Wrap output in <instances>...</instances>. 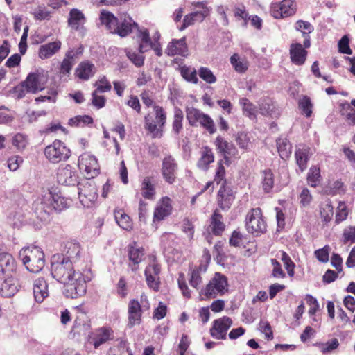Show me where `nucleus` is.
I'll return each mask as SVG.
<instances>
[{
	"label": "nucleus",
	"instance_id": "obj_1",
	"mask_svg": "<svg viewBox=\"0 0 355 355\" xmlns=\"http://www.w3.org/2000/svg\"><path fill=\"white\" fill-rule=\"evenodd\" d=\"M67 206V202L64 197L48 190L35 202V214L42 223H47L50 221L53 211H60Z\"/></svg>",
	"mask_w": 355,
	"mask_h": 355
},
{
	"label": "nucleus",
	"instance_id": "obj_2",
	"mask_svg": "<svg viewBox=\"0 0 355 355\" xmlns=\"http://www.w3.org/2000/svg\"><path fill=\"white\" fill-rule=\"evenodd\" d=\"M19 257L31 272L37 273L44 267V254L37 246L23 248L19 251Z\"/></svg>",
	"mask_w": 355,
	"mask_h": 355
},
{
	"label": "nucleus",
	"instance_id": "obj_3",
	"mask_svg": "<svg viewBox=\"0 0 355 355\" xmlns=\"http://www.w3.org/2000/svg\"><path fill=\"white\" fill-rule=\"evenodd\" d=\"M78 270V265L69 261L63 254H58L52 257L51 275L59 282H65L71 275Z\"/></svg>",
	"mask_w": 355,
	"mask_h": 355
},
{
	"label": "nucleus",
	"instance_id": "obj_4",
	"mask_svg": "<svg viewBox=\"0 0 355 355\" xmlns=\"http://www.w3.org/2000/svg\"><path fill=\"white\" fill-rule=\"evenodd\" d=\"M89 280V277H86L78 270L71 275L65 282L62 283L64 285V295L71 299L83 296L87 291V282Z\"/></svg>",
	"mask_w": 355,
	"mask_h": 355
},
{
	"label": "nucleus",
	"instance_id": "obj_5",
	"mask_svg": "<svg viewBox=\"0 0 355 355\" xmlns=\"http://www.w3.org/2000/svg\"><path fill=\"white\" fill-rule=\"evenodd\" d=\"M154 116L148 114L144 117L145 128L152 135L153 137H161L162 128L166 121V114L164 109L159 105H154Z\"/></svg>",
	"mask_w": 355,
	"mask_h": 355
},
{
	"label": "nucleus",
	"instance_id": "obj_6",
	"mask_svg": "<svg viewBox=\"0 0 355 355\" xmlns=\"http://www.w3.org/2000/svg\"><path fill=\"white\" fill-rule=\"evenodd\" d=\"M245 228L248 233L256 236L266 231V223L263 218L260 208L250 209L245 217Z\"/></svg>",
	"mask_w": 355,
	"mask_h": 355
},
{
	"label": "nucleus",
	"instance_id": "obj_7",
	"mask_svg": "<svg viewBox=\"0 0 355 355\" xmlns=\"http://www.w3.org/2000/svg\"><path fill=\"white\" fill-rule=\"evenodd\" d=\"M78 197L81 204L89 207L96 201L98 190L96 185L92 179H87L78 183Z\"/></svg>",
	"mask_w": 355,
	"mask_h": 355
},
{
	"label": "nucleus",
	"instance_id": "obj_8",
	"mask_svg": "<svg viewBox=\"0 0 355 355\" xmlns=\"http://www.w3.org/2000/svg\"><path fill=\"white\" fill-rule=\"evenodd\" d=\"M44 155L50 162L57 164L69 159L71 151L62 141L55 140L45 148Z\"/></svg>",
	"mask_w": 355,
	"mask_h": 355
},
{
	"label": "nucleus",
	"instance_id": "obj_9",
	"mask_svg": "<svg viewBox=\"0 0 355 355\" xmlns=\"http://www.w3.org/2000/svg\"><path fill=\"white\" fill-rule=\"evenodd\" d=\"M227 279L221 273L216 272L206 287L201 290V293L207 297L215 298L218 295H223L227 291Z\"/></svg>",
	"mask_w": 355,
	"mask_h": 355
},
{
	"label": "nucleus",
	"instance_id": "obj_10",
	"mask_svg": "<svg viewBox=\"0 0 355 355\" xmlns=\"http://www.w3.org/2000/svg\"><path fill=\"white\" fill-rule=\"evenodd\" d=\"M78 166L85 173L87 179H93L100 172V166L95 156L85 153L79 157Z\"/></svg>",
	"mask_w": 355,
	"mask_h": 355
},
{
	"label": "nucleus",
	"instance_id": "obj_11",
	"mask_svg": "<svg viewBox=\"0 0 355 355\" xmlns=\"http://www.w3.org/2000/svg\"><path fill=\"white\" fill-rule=\"evenodd\" d=\"M46 80V76L44 73L37 71L28 75L22 83V87H25L27 92L35 94L44 88Z\"/></svg>",
	"mask_w": 355,
	"mask_h": 355
},
{
	"label": "nucleus",
	"instance_id": "obj_12",
	"mask_svg": "<svg viewBox=\"0 0 355 355\" xmlns=\"http://www.w3.org/2000/svg\"><path fill=\"white\" fill-rule=\"evenodd\" d=\"M178 164L171 155L165 157L162 163V175L164 180L168 184H172L176 181Z\"/></svg>",
	"mask_w": 355,
	"mask_h": 355
},
{
	"label": "nucleus",
	"instance_id": "obj_13",
	"mask_svg": "<svg viewBox=\"0 0 355 355\" xmlns=\"http://www.w3.org/2000/svg\"><path fill=\"white\" fill-rule=\"evenodd\" d=\"M159 265L155 261V258H153L152 262L146 268L144 275L148 286L156 291H158L159 288Z\"/></svg>",
	"mask_w": 355,
	"mask_h": 355
},
{
	"label": "nucleus",
	"instance_id": "obj_14",
	"mask_svg": "<svg viewBox=\"0 0 355 355\" xmlns=\"http://www.w3.org/2000/svg\"><path fill=\"white\" fill-rule=\"evenodd\" d=\"M271 15L276 19L291 16L295 12V6L293 0H283L272 5Z\"/></svg>",
	"mask_w": 355,
	"mask_h": 355
},
{
	"label": "nucleus",
	"instance_id": "obj_15",
	"mask_svg": "<svg viewBox=\"0 0 355 355\" xmlns=\"http://www.w3.org/2000/svg\"><path fill=\"white\" fill-rule=\"evenodd\" d=\"M58 182L60 184L74 186L77 183V171L70 165L60 167L57 173Z\"/></svg>",
	"mask_w": 355,
	"mask_h": 355
},
{
	"label": "nucleus",
	"instance_id": "obj_16",
	"mask_svg": "<svg viewBox=\"0 0 355 355\" xmlns=\"http://www.w3.org/2000/svg\"><path fill=\"white\" fill-rule=\"evenodd\" d=\"M232 324V321L229 317L225 316L215 320L210 329V334L216 339H225L227 331Z\"/></svg>",
	"mask_w": 355,
	"mask_h": 355
},
{
	"label": "nucleus",
	"instance_id": "obj_17",
	"mask_svg": "<svg viewBox=\"0 0 355 355\" xmlns=\"http://www.w3.org/2000/svg\"><path fill=\"white\" fill-rule=\"evenodd\" d=\"M214 144L218 153L223 155L225 163L229 164L230 163V157H235L237 154V150L234 145L227 141L220 136L216 137Z\"/></svg>",
	"mask_w": 355,
	"mask_h": 355
},
{
	"label": "nucleus",
	"instance_id": "obj_18",
	"mask_svg": "<svg viewBox=\"0 0 355 355\" xmlns=\"http://www.w3.org/2000/svg\"><path fill=\"white\" fill-rule=\"evenodd\" d=\"M3 276L4 280L0 286V293L3 297H10L18 291L19 283L17 274L15 273Z\"/></svg>",
	"mask_w": 355,
	"mask_h": 355
},
{
	"label": "nucleus",
	"instance_id": "obj_19",
	"mask_svg": "<svg viewBox=\"0 0 355 355\" xmlns=\"http://www.w3.org/2000/svg\"><path fill=\"white\" fill-rule=\"evenodd\" d=\"M311 155V148L309 146L304 144H299L296 146L295 151V163L301 173L306 169Z\"/></svg>",
	"mask_w": 355,
	"mask_h": 355
},
{
	"label": "nucleus",
	"instance_id": "obj_20",
	"mask_svg": "<svg viewBox=\"0 0 355 355\" xmlns=\"http://www.w3.org/2000/svg\"><path fill=\"white\" fill-rule=\"evenodd\" d=\"M171 200L168 197H164L159 200L156 205L153 214V221H160L171 214Z\"/></svg>",
	"mask_w": 355,
	"mask_h": 355
},
{
	"label": "nucleus",
	"instance_id": "obj_21",
	"mask_svg": "<svg viewBox=\"0 0 355 355\" xmlns=\"http://www.w3.org/2000/svg\"><path fill=\"white\" fill-rule=\"evenodd\" d=\"M112 330L110 328H99L89 336V342L94 345L95 349H97L101 345L112 339Z\"/></svg>",
	"mask_w": 355,
	"mask_h": 355
},
{
	"label": "nucleus",
	"instance_id": "obj_22",
	"mask_svg": "<svg viewBox=\"0 0 355 355\" xmlns=\"http://www.w3.org/2000/svg\"><path fill=\"white\" fill-rule=\"evenodd\" d=\"M141 317V307L136 300H132L128 304V327L132 328L136 324H139Z\"/></svg>",
	"mask_w": 355,
	"mask_h": 355
},
{
	"label": "nucleus",
	"instance_id": "obj_23",
	"mask_svg": "<svg viewBox=\"0 0 355 355\" xmlns=\"http://www.w3.org/2000/svg\"><path fill=\"white\" fill-rule=\"evenodd\" d=\"M234 200L233 191L227 185H221L218 191V205L223 210L228 209Z\"/></svg>",
	"mask_w": 355,
	"mask_h": 355
},
{
	"label": "nucleus",
	"instance_id": "obj_24",
	"mask_svg": "<svg viewBox=\"0 0 355 355\" xmlns=\"http://www.w3.org/2000/svg\"><path fill=\"white\" fill-rule=\"evenodd\" d=\"M187 53V46L185 42V37L180 40H173L168 45L166 49V53L170 56L180 55L185 56Z\"/></svg>",
	"mask_w": 355,
	"mask_h": 355
},
{
	"label": "nucleus",
	"instance_id": "obj_25",
	"mask_svg": "<svg viewBox=\"0 0 355 355\" xmlns=\"http://www.w3.org/2000/svg\"><path fill=\"white\" fill-rule=\"evenodd\" d=\"M307 51L300 43L292 44L290 46L291 62L296 65H302L306 59Z\"/></svg>",
	"mask_w": 355,
	"mask_h": 355
},
{
	"label": "nucleus",
	"instance_id": "obj_26",
	"mask_svg": "<svg viewBox=\"0 0 355 355\" xmlns=\"http://www.w3.org/2000/svg\"><path fill=\"white\" fill-rule=\"evenodd\" d=\"M33 295L35 301L39 303L49 296L48 284L44 278H37L34 282Z\"/></svg>",
	"mask_w": 355,
	"mask_h": 355
},
{
	"label": "nucleus",
	"instance_id": "obj_27",
	"mask_svg": "<svg viewBox=\"0 0 355 355\" xmlns=\"http://www.w3.org/2000/svg\"><path fill=\"white\" fill-rule=\"evenodd\" d=\"M210 9H205V10H200L193 12L189 15H187L184 17L183 24L180 28V30H183L187 27L194 24L195 22H202L206 17L209 14Z\"/></svg>",
	"mask_w": 355,
	"mask_h": 355
},
{
	"label": "nucleus",
	"instance_id": "obj_28",
	"mask_svg": "<svg viewBox=\"0 0 355 355\" xmlns=\"http://www.w3.org/2000/svg\"><path fill=\"white\" fill-rule=\"evenodd\" d=\"M64 252V257L67 258L69 261L78 265L81 252L80 244L76 242H68L66 243Z\"/></svg>",
	"mask_w": 355,
	"mask_h": 355
},
{
	"label": "nucleus",
	"instance_id": "obj_29",
	"mask_svg": "<svg viewBox=\"0 0 355 355\" xmlns=\"http://www.w3.org/2000/svg\"><path fill=\"white\" fill-rule=\"evenodd\" d=\"M85 22V17L83 12L76 8L70 10L68 19V25L76 31L83 28V25Z\"/></svg>",
	"mask_w": 355,
	"mask_h": 355
},
{
	"label": "nucleus",
	"instance_id": "obj_30",
	"mask_svg": "<svg viewBox=\"0 0 355 355\" xmlns=\"http://www.w3.org/2000/svg\"><path fill=\"white\" fill-rule=\"evenodd\" d=\"M100 21L111 33H114L117 30L119 19L110 12L102 10L100 15Z\"/></svg>",
	"mask_w": 355,
	"mask_h": 355
},
{
	"label": "nucleus",
	"instance_id": "obj_31",
	"mask_svg": "<svg viewBox=\"0 0 355 355\" xmlns=\"http://www.w3.org/2000/svg\"><path fill=\"white\" fill-rule=\"evenodd\" d=\"M61 47V42L55 41L48 44L41 45L39 48V58L44 60L51 58L55 54Z\"/></svg>",
	"mask_w": 355,
	"mask_h": 355
},
{
	"label": "nucleus",
	"instance_id": "obj_32",
	"mask_svg": "<svg viewBox=\"0 0 355 355\" xmlns=\"http://www.w3.org/2000/svg\"><path fill=\"white\" fill-rule=\"evenodd\" d=\"M144 252L143 248L130 247L128 252L129 267L135 272L139 268V263L143 260Z\"/></svg>",
	"mask_w": 355,
	"mask_h": 355
},
{
	"label": "nucleus",
	"instance_id": "obj_33",
	"mask_svg": "<svg viewBox=\"0 0 355 355\" xmlns=\"http://www.w3.org/2000/svg\"><path fill=\"white\" fill-rule=\"evenodd\" d=\"M214 161V155L212 150L208 147L205 146L200 154V157L197 162V166L202 171H206L209 168V166Z\"/></svg>",
	"mask_w": 355,
	"mask_h": 355
},
{
	"label": "nucleus",
	"instance_id": "obj_34",
	"mask_svg": "<svg viewBox=\"0 0 355 355\" xmlns=\"http://www.w3.org/2000/svg\"><path fill=\"white\" fill-rule=\"evenodd\" d=\"M133 27L138 28V24L133 21L132 18L130 17H125L121 21H119L117 25V30L115 31V34H118L119 36L123 37L127 36L132 31Z\"/></svg>",
	"mask_w": 355,
	"mask_h": 355
},
{
	"label": "nucleus",
	"instance_id": "obj_35",
	"mask_svg": "<svg viewBox=\"0 0 355 355\" xmlns=\"http://www.w3.org/2000/svg\"><path fill=\"white\" fill-rule=\"evenodd\" d=\"M76 73L79 78L87 80L94 75L95 67L90 62H83L79 64Z\"/></svg>",
	"mask_w": 355,
	"mask_h": 355
},
{
	"label": "nucleus",
	"instance_id": "obj_36",
	"mask_svg": "<svg viewBox=\"0 0 355 355\" xmlns=\"http://www.w3.org/2000/svg\"><path fill=\"white\" fill-rule=\"evenodd\" d=\"M138 40H139V51L141 53H145L150 49V46L153 43L149 32L147 29L140 30L138 28V33L137 35Z\"/></svg>",
	"mask_w": 355,
	"mask_h": 355
},
{
	"label": "nucleus",
	"instance_id": "obj_37",
	"mask_svg": "<svg viewBox=\"0 0 355 355\" xmlns=\"http://www.w3.org/2000/svg\"><path fill=\"white\" fill-rule=\"evenodd\" d=\"M141 195L142 196L148 200H154L155 196V184L152 183L149 177H146L144 178L141 183Z\"/></svg>",
	"mask_w": 355,
	"mask_h": 355
},
{
	"label": "nucleus",
	"instance_id": "obj_38",
	"mask_svg": "<svg viewBox=\"0 0 355 355\" xmlns=\"http://www.w3.org/2000/svg\"><path fill=\"white\" fill-rule=\"evenodd\" d=\"M211 231L215 235H220L225 230V224L223 222V216L218 211H215L211 218Z\"/></svg>",
	"mask_w": 355,
	"mask_h": 355
},
{
	"label": "nucleus",
	"instance_id": "obj_39",
	"mask_svg": "<svg viewBox=\"0 0 355 355\" xmlns=\"http://www.w3.org/2000/svg\"><path fill=\"white\" fill-rule=\"evenodd\" d=\"M277 148L279 156L283 159H288L291 154V144L286 138H279L277 140Z\"/></svg>",
	"mask_w": 355,
	"mask_h": 355
},
{
	"label": "nucleus",
	"instance_id": "obj_40",
	"mask_svg": "<svg viewBox=\"0 0 355 355\" xmlns=\"http://www.w3.org/2000/svg\"><path fill=\"white\" fill-rule=\"evenodd\" d=\"M114 217L117 224L125 230H130L132 228V223L125 213L122 210L116 211L114 212Z\"/></svg>",
	"mask_w": 355,
	"mask_h": 355
},
{
	"label": "nucleus",
	"instance_id": "obj_41",
	"mask_svg": "<svg viewBox=\"0 0 355 355\" xmlns=\"http://www.w3.org/2000/svg\"><path fill=\"white\" fill-rule=\"evenodd\" d=\"M239 103L242 107L243 114L251 119L256 118L257 113V107L248 98H242L239 101Z\"/></svg>",
	"mask_w": 355,
	"mask_h": 355
},
{
	"label": "nucleus",
	"instance_id": "obj_42",
	"mask_svg": "<svg viewBox=\"0 0 355 355\" xmlns=\"http://www.w3.org/2000/svg\"><path fill=\"white\" fill-rule=\"evenodd\" d=\"M230 62L238 73H244L248 69V62L245 59L240 58L236 53L231 56Z\"/></svg>",
	"mask_w": 355,
	"mask_h": 355
},
{
	"label": "nucleus",
	"instance_id": "obj_43",
	"mask_svg": "<svg viewBox=\"0 0 355 355\" xmlns=\"http://www.w3.org/2000/svg\"><path fill=\"white\" fill-rule=\"evenodd\" d=\"M308 184L312 187H317L320 182V170L316 166H311L307 174Z\"/></svg>",
	"mask_w": 355,
	"mask_h": 355
},
{
	"label": "nucleus",
	"instance_id": "obj_44",
	"mask_svg": "<svg viewBox=\"0 0 355 355\" xmlns=\"http://www.w3.org/2000/svg\"><path fill=\"white\" fill-rule=\"evenodd\" d=\"M202 113L200 110L193 107H187L186 110V116L189 123L191 126H197Z\"/></svg>",
	"mask_w": 355,
	"mask_h": 355
},
{
	"label": "nucleus",
	"instance_id": "obj_45",
	"mask_svg": "<svg viewBox=\"0 0 355 355\" xmlns=\"http://www.w3.org/2000/svg\"><path fill=\"white\" fill-rule=\"evenodd\" d=\"M93 119L89 115H78L71 118L69 121V124L74 127H84L87 125L92 124Z\"/></svg>",
	"mask_w": 355,
	"mask_h": 355
},
{
	"label": "nucleus",
	"instance_id": "obj_46",
	"mask_svg": "<svg viewBox=\"0 0 355 355\" xmlns=\"http://www.w3.org/2000/svg\"><path fill=\"white\" fill-rule=\"evenodd\" d=\"M274 185V176L270 170L263 171L262 187L265 192L269 193Z\"/></svg>",
	"mask_w": 355,
	"mask_h": 355
},
{
	"label": "nucleus",
	"instance_id": "obj_47",
	"mask_svg": "<svg viewBox=\"0 0 355 355\" xmlns=\"http://www.w3.org/2000/svg\"><path fill=\"white\" fill-rule=\"evenodd\" d=\"M183 118L184 114L182 111L179 108H175L173 121V131L177 135L182 130Z\"/></svg>",
	"mask_w": 355,
	"mask_h": 355
},
{
	"label": "nucleus",
	"instance_id": "obj_48",
	"mask_svg": "<svg viewBox=\"0 0 355 355\" xmlns=\"http://www.w3.org/2000/svg\"><path fill=\"white\" fill-rule=\"evenodd\" d=\"M198 123L205 128L210 134H214L216 130L214 121L206 114L202 113Z\"/></svg>",
	"mask_w": 355,
	"mask_h": 355
},
{
	"label": "nucleus",
	"instance_id": "obj_49",
	"mask_svg": "<svg viewBox=\"0 0 355 355\" xmlns=\"http://www.w3.org/2000/svg\"><path fill=\"white\" fill-rule=\"evenodd\" d=\"M180 73L187 81L194 84L198 83V79L197 78L196 71L195 69H192L188 67L183 66L180 68Z\"/></svg>",
	"mask_w": 355,
	"mask_h": 355
},
{
	"label": "nucleus",
	"instance_id": "obj_50",
	"mask_svg": "<svg viewBox=\"0 0 355 355\" xmlns=\"http://www.w3.org/2000/svg\"><path fill=\"white\" fill-rule=\"evenodd\" d=\"M299 108L306 117L311 116L312 114V103L310 98L307 96H303L299 101Z\"/></svg>",
	"mask_w": 355,
	"mask_h": 355
},
{
	"label": "nucleus",
	"instance_id": "obj_51",
	"mask_svg": "<svg viewBox=\"0 0 355 355\" xmlns=\"http://www.w3.org/2000/svg\"><path fill=\"white\" fill-rule=\"evenodd\" d=\"M275 106L269 98L262 99L259 103V112L263 116H270Z\"/></svg>",
	"mask_w": 355,
	"mask_h": 355
},
{
	"label": "nucleus",
	"instance_id": "obj_52",
	"mask_svg": "<svg viewBox=\"0 0 355 355\" xmlns=\"http://www.w3.org/2000/svg\"><path fill=\"white\" fill-rule=\"evenodd\" d=\"M198 74L200 78L207 83L212 84L216 81V76L207 67H201L198 70Z\"/></svg>",
	"mask_w": 355,
	"mask_h": 355
},
{
	"label": "nucleus",
	"instance_id": "obj_53",
	"mask_svg": "<svg viewBox=\"0 0 355 355\" xmlns=\"http://www.w3.org/2000/svg\"><path fill=\"white\" fill-rule=\"evenodd\" d=\"M200 272V268L193 270L191 272V277L189 280L190 285L197 290L200 288V286L202 283Z\"/></svg>",
	"mask_w": 355,
	"mask_h": 355
},
{
	"label": "nucleus",
	"instance_id": "obj_54",
	"mask_svg": "<svg viewBox=\"0 0 355 355\" xmlns=\"http://www.w3.org/2000/svg\"><path fill=\"white\" fill-rule=\"evenodd\" d=\"M295 28L297 31L302 32L303 37L312 33L314 30L310 22L303 20H298L295 23Z\"/></svg>",
	"mask_w": 355,
	"mask_h": 355
},
{
	"label": "nucleus",
	"instance_id": "obj_55",
	"mask_svg": "<svg viewBox=\"0 0 355 355\" xmlns=\"http://www.w3.org/2000/svg\"><path fill=\"white\" fill-rule=\"evenodd\" d=\"M281 257L280 259L283 261L285 268L287 270V272L289 276L292 277L294 275V268L295 264L291 259L290 257L288 255L286 252L284 251L280 252Z\"/></svg>",
	"mask_w": 355,
	"mask_h": 355
},
{
	"label": "nucleus",
	"instance_id": "obj_56",
	"mask_svg": "<svg viewBox=\"0 0 355 355\" xmlns=\"http://www.w3.org/2000/svg\"><path fill=\"white\" fill-rule=\"evenodd\" d=\"M214 182L217 184L226 185L225 169L222 161L218 163V167L214 177Z\"/></svg>",
	"mask_w": 355,
	"mask_h": 355
},
{
	"label": "nucleus",
	"instance_id": "obj_57",
	"mask_svg": "<svg viewBox=\"0 0 355 355\" xmlns=\"http://www.w3.org/2000/svg\"><path fill=\"white\" fill-rule=\"evenodd\" d=\"M347 216L348 211L347 210V207L345 202H339L336 214V223L338 224L344 221L347 219Z\"/></svg>",
	"mask_w": 355,
	"mask_h": 355
},
{
	"label": "nucleus",
	"instance_id": "obj_58",
	"mask_svg": "<svg viewBox=\"0 0 355 355\" xmlns=\"http://www.w3.org/2000/svg\"><path fill=\"white\" fill-rule=\"evenodd\" d=\"M330 247L326 245L322 248L315 251L314 254L317 259L322 263H327L329 261Z\"/></svg>",
	"mask_w": 355,
	"mask_h": 355
},
{
	"label": "nucleus",
	"instance_id": "obj_59",
	"mask_svg": "<svg viewBox=\"0 0 355 355\" xmlns=\"http://www.w3.org/2000/svg\"><path fill=\"white\" fill-rule=\"evenodd\" d=\"M317 345L320 349L321 352L325 354L336 349L339 345V343L338 339L333 338L330 341H328L325 343H318Z\"/></svg>",
	"mask_w": 355,
	"mask_h": 355
},
{
	"label": "nucleus",
	"instance_id": "obj_60",
	"mask_svg": "<svg viewBox=\"0 0 355 355\" xmlns=\"http://www.w3.org/2000/svg\"><path fill=\"white\" fill-rule=\"evenodd\" d=\"M28 144L26 136L21 134L17 133L12 138V144L18 150H23L26 148Z\"/></svg>",
	"mask_w": 355,
	"mask_h": 355
},
{
	"label": "nucleus",
	"instance_id": "obj_61",
	"mask_svg": "<svg viewBox=\"0 0 355 355\" xmlns=\"http://www.w3.org/2000/svg\"><path fill=\"white\" fill-rule=\"evenodd\" d=\"M322 220L328 223L331 220L334 214V207L330 202L325 204L320 210Z\"/></svg>",
	"mask_w": 355,
	"mask_h": 355
},
{
	"label": "nucleus",
	"instance_id": "obj_62",
	"mask_svg": "<svg viewBox=\"0 0 355 355\" xmlns=\"http://www.w3.org/2000/svg\"><path fill=\"white\" fill-rule=\"evenodd\" d=\"M343 237L345 243L348 242L355 243V227L349 226L345 228L343 233Z\"/></svg>",
	"mask_w": 355,
	"mask_h": 355
},
{
	"label": "nucleus",
	"instance_id": "obj_63",
	"mask_svg": "<svg viewBox=\"0 0 355 355\" xmlns=\"http://www.w3.org/2000/svg\"><path fill=\"white\" fill-rule=\"evenodd\" d=\"M127 57L137 67H141L144 62V57L141 54H137L131 51H126Z\"/></svg>",
	"mask_w": 355,
	"mask_h": 355
},
{
	"label": "nucleus",
	"instance_id": "obj_64",
	"mask_svg": "<svg viewBox=\"0 0 355 355\" xmlns=\"http://www.w3.org/2000/svg\"><path fill=\"white\" fill-rule=\"evenodd\" d=\"M95 86L97 87L96 91L101 93L109 92L112 88L111 84L107 80L105 76H103L101 79H99L95 83Z\"/></svg>",
	"mask_w": 355,
	"mask_h": 355
}]
</instances>
